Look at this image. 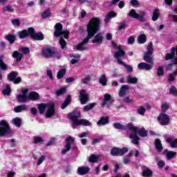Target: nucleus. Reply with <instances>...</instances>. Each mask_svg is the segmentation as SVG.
Instances as JSON below:
<instances>
[{"instance_id": "1", "label": "nucleus", "mask_w": 177, "mask_h": 177, "mask_svg": "<svg viewBox=\"0 0 177 177\" xmlns=\"http://www.w3.org/2000/svg\"><path fill=\"white\" fill-rule=\"evenodd\" d=\"M102 20L99 17H94L91 19L86 26L87 30V37L84 39L81 43L78 44L76 46L77 50L80 52H84V50H87L88 48L85 46L86 44L89 42V39L95 36L96 32L100 30V24Z\"/></svg>"}, {"instance_id": "2", "label": "nucleus", "mask_w": 177, "mask_h": 177, "mask_svg": "<svg viewBox=\"0 0 177 177\" xmlns=\"http://www.w3.org/2000/svg\"><path fill=\"white\" fill-rule=\"evenodd\" d=\"M153 42H149L147 47V52L145 53L143 59L145 62H147V63L141 62L138 64V68L139 70H145L146 71H150L151 68H153V66H154V62L153 61V57H151V55H153Z\"/></svg>"}, {"instance_id": "3", "label": "nucleus", "mask_w": 177, "mask_h": 177, "mask_svg": "<svg viewBox=\"0 0 177 177\" xmlns=\"http://www.w3.org/2000/svg\"><path fill=\"white\" fill-rule=\"evenodd\" d=\"M38 110L39 114H44L45 113V109H48L47 111L46 112V117L47 118H50V117H53L55 115V104H37Z\"/></svg>"}, {"instance_id": "4", "label": "nucleus", "mask_w": 177, "mask_h": 177, "mask_svg": "<svg viewBox=\"0 0 177 177\" xmlns=\"http://www.w3.org/2000/svg\"><path fill=\"white\" fill-rule=\"evenodd\" d=\"M147 131H146L144 127H138V129L136 130L135 133H131L129 135V139H131V142L133 145H139V140H140V137L139 136H141V138H146V136H147ZM138 135H139V136H138Z\"/></svg>"}, {"instance_id": "5", "label": "nucleus", "mask_w": 177, "mask_h": 177, "mask_svg": "<svg viewBox=\"0 0 177 177\" xmlns=\"http://www.w3.org/2000/svg\"><path fill=\"white\" fill-rule=\"evenodd\" d=\"M41 56L42 57H45V59H52V57H55V59H60L62 55H59L56 50L53 48H44L41 50Z\"/></svg>"}, {"instance_id": "6", "label": "nucleus", "mask_w": 177, "mask_h": 177, "mask_svg": "<svg viewBox=\"0 0 177 177\" xmlns=\"http://www.w3.org/2000/svg\"><path fill=\"white\" fill-rule=\"evenodd\" d=\"M128 16L132 17L133 19H137L139 21L145 22L146 21V12L140 11V14H138L135 9H131L128 13Z\"/></svg>"}, {"instance_id": "7", "label": "nucleus", "mask_w": 177, "mask_h": 177, "mask_svg": "<svg viewBox=\"0 0 177 177\" xmlns=\"http://www.w3.org/2000/svg\"><path fill=\"white\" fill-rule=\"evenodd\" d=\"M68 118L72 121L71 127L73 129H75L77 128V124L80 121L79 118H81V113L77 111H73L68 115Z\"/></svg>"}, {"instance_id": "8", "label": "nucleus", "mask_w": 177, "mask_h": 177, "mask_svg": "<svg viewBox=\"0 0 177 177\" xmlns=\"http://www.w3.org/2000/svg\"><path fill=\"white\" fill-rule=\"evenodd\" d=\"M55 37H60V35H64L65 39H68V34H70V32L68 30H63V25H62L61 24H57L55 26Z\"/></svg>"}, {"instance_id": "9", "label": "nucleus", "mask_w": 177, "mask_h": 177, "mask_svg": "<svg viewBox=\"0 0 177 177\" xmlns=\"http://www.w3.org/2000/svg\"><path fill=\"white\" fill-rule=\"evenodd\" d=\"M10 133V126L5 120L0 121V136H6Z\"/></svg>"}, {"instance_id": "10", "label": "nucleus", "mask_w": 177, "mask_h": 177, "mask_svg": "<svg viewBox=\"0 0 177 177\" xmlns=\"http://www.w3.org/2000/svg\"><path fill=\"white\" fill-rule=\"evenodd\" d=\"M129 149L128 148H118V147H113L111 149V154L113 157H121L125 154V153H128Z\"/></svg>"}, {"instance_id": "11", "label": "nucleus", "mask_w": 177, "mask_h": 177, "mask_svg": "<svg viewBox=\"0 0 177 177\" xmlns=\"http://www.w3.org/2000/svg\"><path fill=\"white\" fill-rule=\"evenodd\" d=\"M112 46L114 49H118V50L114 55V57L116 60H118L120 57H124L125 56V51H124L121 46H117V43H115V41H112Z\"/></svg>"}, {"instance_id": "12", "label": "nucleus", "mask_w": 177, "mask_h": 177, "mask_svg": "<svg viewBox=\"0 0 177 177\" xmlns=\"http://www.w3.org/2000/svg\"><path fill=\"white\" fill-rule=\"evenodd\" d=\"M27 93H28V89L23 88L22 94L17 95L18 102L20 103H26V102H30L28 97L27 96Z\"/></svg>"}, {"instance_id": "13", "label": "nucleus", "mask_w": 177, "mask_h": 177, "mask_svg": "<svg viewBox=\"0 0 177 177\" xmlns=\"http://www.w3.org/2000/svg\"><path fill=\"white\" fill-rule=\"evenodd\" d=\"M74 138L70 136L66 139V144L64 146V149H63L62 151V154H66L67 151H70V149H71V145L74 143Z\"/></svg>"}, {"instance_id": "14", "label": "nucleus", "mask_w": 177, "mask_h": 177, "mask_svg": "<svg viewBox=\"0 0 177 177\" xmlns=\"http://www.w3.org/2000/svg\"><path fill=\"white\" fill-rule=\"evenodd\" d=\"M28 31L29 35H30L31 38H33V39H37V41H42L44 39V34L41 32L35 33L34 28H29Z\"/></svg>"}, {"instance_id": "15", "label": "nucleus", "mask_w": 177, "mask_h": 177, "mask_svg": "<svg viewBox=\"0 0 177 177\" xmlns=\"http://www.w3.org/2000/svg\"><path fill=\"white\" fill-rule=\"evenodd\" d=\"M17 75H19L17 72L12 71L8 75V81H11L14 82V84H20V82H21V77H17Z\"/></svg>"}, {"instance_id": "16", "label": "nucleus", "mask_w": 177, "mask_h": 177, "mask_svg": "<svg viewBox=\"0 0 177 177\" xmlns=\"http://www.w3.org/2000/svg\"><path fill=\"white\" fill-rule=\"evenodd\" d=\"M158 121L160 125H168L169 124V115L165 113H160L158 117Z\"/></svg>"}, {"instance_id": "17", "label": "nucleus", "mask_w": 177, "mask_h": 177, "mask_svg": "<svg viewBox=\"0 0 177 177\" xmlns=\"http://www.w3.org/2000/svg\"><path fill=\"white\" fill-rule=\"evenodd\" d=\"M79 99L82 104H85L86 102L89 100V97L88 96V94H86V91L85 90L83 89L80 92Z\"/></svg>"}, {"instance_id": "18", "label": "nucleus", "mask_w": 177, "mask_h": 177, "mask_svg": "<svg viewBox=\"0 0 177 177\" xmlns=\"http://www.w3.org/2000/svg\"><path fill=\"white\" fill-rule=\"evenodd\" d=\"M103 41H104V36L103 35V33L99 32L94 37L92 42L93 44L100 45V44H103Z\"/></svg>"}, {"instance_id": "19", "label": "nucleus", "mask_w": 177, "mask_h": 177, "mask_svg": "<svg viewBox=\"0 0 177 177\" xmlns=\"http://www.w3.org/2000/svg\"><path fill=\"white\" fill-rule=\"evenodd\" d=\"M129 89H131V87L127 84L122 86L119 91V96L120 97H124L125 95L129 93Z\"/></svg>"}, {"instance_id": "20", "label": "nucleus", "mask_w": 177, "mask_h": 177, "mask_svg": "<svg viewBox=\"0 0 177 177\" xmlns=\"http://www.w3.org/2000/svg\"><path fill=\"white\" fill-rule=\"evenodd\" d=\"M175 56H177V46L171 48V53H167L166 55L165 60H171V59H174Z\"/></svg>"}, {"instance_id": "21", "label": "nucleus", "mask_w": 177, "mask_h": 177, "mask_svg": "<svg viewBox=\"0 0 177 177\" xmlns=\"http://www.w3.org/2000/svg\"><path fill=\"white\" fill-rule=\"evenodd\" d=\"M142 176L144 177H151L153 176V171L146 166L142 167Z\"/></svg>"}, {"instance_id": "22", "label": "nucleus", "mask_w": 177, "mask_h": 177, "mask_svg": "<svg viewBox=\"0 0 177 177\" xmlns=\"http://www.w3.org/2000/svg\"><path fill=\"white\" fill-rule=\"evenodd\" d=\"M12 57L15 59L17 63H20V62H21V59L24 57V55L21 53H19V51H14L12 55Z\"/></svg>"}, {"instance_id": "23", "label": "nucleus", "mask_w": 177, "mask_h": 177, "mask_svg": "<svg viewBox=\"0 0 177 177\" xmlns=\"http://www.w3.org/2000/svg\"><path fill=\"white\" fill-rule=\"evenodd\" d=\"M116 62L118 64L124 66L127 73H132V71H133V68H132L131 65L126 64L125 63H124V62H122V60L120 59V58L116 59Z\"/></svg>"}, {"instance_id": "24", "label": "nucleus", "mask_w": 177, "mask_h": 177, "mask_svg": "<svg viewBox=\"0 0 177 177\" xmlns=\"http://www.w3.org/2000/svg\"><path fill=\"white\" fill-rule=\"evenodd\" d=\"M28 99H29V102H30V100H32V102L39 100V94H38V93H37L35 91H32L29 93Z\"/></svg>"}, {"instance_id": "25", "label": "nucleus", "mask_w": 177, "mask_h": 177, "mask_svg": "<svg viewBox=\"0 0 177 177\" xmlns=\"http://www.w3.org/2000/svg\"><path fill=\"white\" fill-rule=\"evenodd\" d=\"M127 82L128 84H138V77L133 76L132 75H129L126 77Z\"/></svg>"}, {"instance_id": "26", "label": "nucleus", "mask_w": 177, "mask_h": 177, "mask_svg": "<svg viewBox=\"0 0 177 177\" xmlns=\"http://www.w3.org/2000/svg\"><path fill=\"white\" fill-rule=\"evenodd\" d=\"M127 129L131 131L133 133H135V132L138 131V127L133 126V124L132 123H129L126 126H124V131H127Z\"/></svg>"}, {"instance_id": "27", "label": "nucleus", "mask_w": 177, "mask_h": 177, "mask_svg": "<svg viewBox=\"0 0 177 177\" xmlns=\"http://www.w3.org/2000/svg\"><path fill=\"white\" fill-rule=\"evenodd\" d=\"M78 125H83V127H91V122L85 119H80L76 124V128Z\"/></svg>"}, {"instance_id": "28", "label": "nucleus", "mask_w": 177, "mask_h": 177, "mask_svg": "<svg viewBox=\"0 0 177 177\" xmlns=\"http://www.w3.org/2000/svg\"><path fill=\"white\" fill-rule=\"evenodd\" d=\"M89 172V168L85 167H80L77 168V174L79 175H86Z\"/></svg>"}, {"instance_id": "29", "label": "nucleus", "mask_w": 177, "mask_h": 177, "mask_svg": "<svg viewBox=\"0 0 177 177\" xmlns=\"http://www.w3.org/2000/svg\"><path fill=\"white\" fill-rule=\"evenodd\" d=\"M70 103H71V95H68L65 101L62 104L61 109L64 110V109H66L67 106L70 104Z\"/></svg>"}, {"instance_id": "30", "label": "nucleus", "mask_w": 177, "mask_h": 177, "mask_svg": "<svg viewBox=\"0 0 177 177\" xmlns=\"http://www.w3.org/2000/svg\"><path fill=\"white\" fill-rule=\"evenodd\" d=\"M19 38L20 39H23L24 38H27L28 35H30V33H28V30H23L21 31L18 32Z\"/></svg>"}, {"instance_id": "31", "label": "nucleus", "mask_w": 177, "mask_h": 177, "mask_svg": "<svg viewBox=\"0 0 177 177\" xmlns=\"http://www.w3.org/2000/svg\"><path fill=\"white\" fill-rule=\"evenodd\" d=\"M163 153L166 156L167 160H171L172 157H174V156H176V152L169 151L167 149H165L163 151Z\"/></svg>"}, {"instance_id": "32", "label": "nucleus", "mask_w": 177, "mask_h": 177, "mask_svg": "<svg viewBox=\"0 0 177 177\" xmlns=\"http://www.w3.org/2000/svg\"><path fill=\"white\" fill-rule=\"evenodd\" d=\"M99 82L102 85V86H106L107 85V77L106 74H102L99 78Z\"/></svg>"}, {"instance_id": "33", "label": "nucleus", "mask_w": 177, "mask_h": 177, "mask_svg": "<svg viewBox=\"0 0 177 177\" xmlns=\"http://www.w3.org/2000/svg\"><path fill=\"white\" fill-rule=\"evenodd\" d=\"M117 17V14L110 12L109 13L107 14L106 17L104 19V23L105 24H107L110 21V19H113V17Z\"/></svg>"}, {"instance_id": "34", "label": "nucleus", "mask_w": 177, "mask_h": 177, "mask_svg": "<svg viewBox=\"0 0 177 177\" xmlns=\"http://www.w3.org/2000/svg\"><path fill=\"white\" fill-rule=\"evenodd\" d=\"M27 110V105H19L15 108V113H21V111H26Z\"/></svg>"}, {"instance_id": "35", "label": "nucleus", "mask_w": 177, "mask_h": 177, "mask_svg": "<svg viewBox=\"0 0 177 177\" xmlns=\"http://www.w3.org/2000/svg\"><path fill=\"white\" fill-rule=\"evenodd\" d=\"M155 147L158 151H162V144H161V140L160 139H156L155 140Z\"/></svg>"}, {"instance_id": "36", "label": "nucleus", "mask_w": 177, "mask_h": 177, "mask_svg": "<svg viewBox=\"0 0 177 177\" xmlns=\"http://www.w3.org/2000/svg\"><path fill=\"white\" fill-rule=\"evenodd\" d=\"M3 12H8V13H14L15 8L10 5L6 6L2 8Z\"/></svg>"}, {"instance_id": "37", "label": "nucleus", "mask_w": 177, "mask_h": 177, "mask_svg": "<svg viewBox=\"0 0 177 177\" xmlns=\"http://www.w3.org/2000/svg\"><path fill=\"white\" fill-rule=\"evenodd\" d=\"M109 118H101V119L97 122V125H106L109 124Z\"/></svg>"}, {"instance_id": "38", "label": "nucleus", "mask_w": 177, "mask_h": 177, "mask_svg": "<svg viewBox=\"0 0 177 177\" xmlns=\"http://www.w3.org/2000/svg\"><path fill=\"white\" fill-rule=\"evenodd\" d=\"M12 123L17 128H20L21 127V119L19 118H15L12 120Z\"/></svg>"}, {"instance_id": "39", "label": "nucleus", "mask_w": 177, "mask_h": 177, "mask_svg": "<svg viewBox=\"0 0 177 177\" xmlns=\"http://www.w3.org/2000/svg\"><path fill=\"white\" fill-rule=\"evenodd\" d=\"M66 69L63 68V69H61L59 70L58 72H57V77L58 80H62V78L66 75Z\"/></svg>"}, {"instance_id": "40", "label": "nucleus", "mask_w": 177, "mask_h": 177, "mask_svg": "<svg viewBox=\"0 0 177 177\" xmlns=\"http://www.w3.org/2000/svg\"><path fill=\"white\" fill-rule=\"evenodd\" d=\"M6 39L10 42V44H14L16 41V36L15 35H8L6 36Z\"/></svg>"}, {"instance_id": "41", "label": "nucleus", "mask_w": 177, "mask_h": 177, "mask_svg": "<svg viewBox=\"0 0 177 177\" xmlns=\"http://www.w3.org/2000/svg\"><path fill=\"white\" fill-rule=\"evenodd\" d=\"M98 160H99V156L95 155V154H92L88 158V161L90 162H97Z\"/></svg>"}, {"instance_id": "42", "label": "nucleus", "mask_w": 177, "mask_h": 177, "mask_svg": "<svg viewBox=\"0 0 177 177\" xmlns=\"http://www.w3.org/2000/svg\"><path fill=\"white\" fill-rule=\"evenodd\" d=\"M169 94L177 97V88L175 86H171L169 90Z\"/></svg>"}, {"instance_id": "43", "label": "nucleus", "mask_w": 177, "mask_h": 177, "mask_svg": "<svg viewBox=\"0 0 177 177\" xmlns=\"http://www.w3.org/2000/svg\"><path fill=\"white\" fill-rule=\"evenodd\" d=\"M95 106H96L95 103L88 104L83 108V111H89V110H92V109H93V107H95Z\"/></svg>"}, {"instance_id": "44", "label": "nucleus", "mask_w": 177, "mask_h": 177, "mask_svg": "<svg viewBox=\"0 0 177 177\" xmlns=\"http://www.w3.org/2000/svg\"><path fill=\"white\" fill-rule=\"evenodd\" d=\"M0 68L4 71L8 70V65L3 62V59L0 57Z\"/></svg>"}, {"instance_id": "45", "label": "nucleus", "mask_w": 177, "mask_h": 177, "mask_svg": "<svg viewBox=\"0 0 177 177\" xmlns=\"http://www.w3.org/2000/svg\"><path fill=\"white\" fill-rule=\"evenodd\" d=\"M111 104H113V101L103 100V102L101 104V106L102 107H110Z\"/></svg>"}, {"instance_id": "46", "label": "nucleus", "mask_w": 177, "mask_h": 177, "mask_svg": "<svg viewBox=\"0 0 177 177\" xmlns=\"http://www.w3.org/2000/svg\"><path fill=\"white\" fill-rule=\"evenodd\" d=\"M138 44H145L146 42V35H140L138 37Z\"/></svg>"}, {"instance_id": "47", "label": "nucleus", "mask_w": 177, "mask_h": 177, "mask_svg": "<svg viewBox=\"0 0 177 177\" xmlns=\"http://www.w3.org/2000/svg\"><path fill=\"white\" fill-rule=\"evenodd\" d=\"M138 114H140V115H145V113H146V109L143 106H140L137 109Z\"/></svg>"}, {"instance_id": "48", "label": "nucleus", "mask_w": 177, "mask_h": 177, "mask_svg": "<svg viewBox=\"0 0 177 177\" xmlns=\"http://www.w3.org/2000/svg\"><path fill=\"white\" fill-rule=\"evenodd\" d=\"M158 16H160V11H158V10H155L152 16L153 21H156V20L158 19Z\"/></svg>"}, {"instance_id": "49", "label": "nucleus", "mask_w": 177, "mask_h": 177, "mask_svg": "<svg viewBox=\"0 0 177 177\" xmlns=\"http://www.w3.org/2000/svg\"><path fill=\"white\" fill-rule=\"evenodd\" d=\"M113 125L114 128H115V129H122V131H124V129H125L124 126L122 125L120 122H115V123H113Z\"/></svg>"}, {"instance_id": "50", "label": "nucleus", "mask_w": 177, "mask_h": 177, "mask_svg": "<svg viewBox=\"0 0 177 177\" xmlns=\"http://www.w3.org/2000/svg\"><path fill=\"white\" fill-rule=\"evenodd\" d=\"M50 10L48 9L46 10L42 14L41 17L42 19H46L48 17H50Z\"/></svg>"}, {"instance_id": "51", "label": "nucleus", "mask_w": 177, "mask_h": 177, "mask_svg": "<svg viewBox=\"0 0 177 177\" xmlns=\"http://www.w3.org/2000/svg\"><path fill=\"white\" fill-rule=\"evenodd\" d=\"M169 109V104L167 102L162 104L161 109L163 113H167V110Z\"/></svg>"}, {"instance_id": "52", "label": "nucleus", "mask_w": 177, "mask_h": 177, "mask_svg": "<svg viewBox=\"0 0 177 177\" xmlns=\"http://www.w3.org/2000/svg\"><path fill=\"white\" fill-rule=\"evenodd\" d=\"M175 77H176V75H175V74H174V73L169 74V77H168L169 84H172V82H174V81H175Z\"/></svg>"}, {"instance_id": "53", "label": "nucleus", "mask_w": 177, "mask_h": 177, "mask_svg": "<svg viewBox=\"0 0 177 177\" xmlns=\"http://www.w3.org/2000/svg\"><path fill=\"white\" fill-rule=\"evenodd\" d=\"M10 85H7L6 88L3 91V95L9 96V95H10Z\"/></svg>"}, {"instance_id": "54", "label": "nucleus", "mask_w": 177, "mask_h": 177, "mask_svg": "<svg viewBox=\"0 0 177 177\" xmlns=\"http://www.w3.org/2000/svg\"><path fill=\"white\" fill-rule=\"evenodd\" d=\"M12 24L15 27H19L20 26V19H15L11 21Z\"/></svg>"}, {"instance_id": "55", "label": "nucleus", "mask_w": 177, "mask_h": 177, "mask_svg": "<svg viewBox=\"0 0 177 177\" xmlns=\"http://www.w3.org/2000/svg\"><path fill=\"white\" fill-rule=\"evenodd\" d=\"M157 75L158 77H162V75H164V68L162 66H160L158 68Z\"/></svg>"}, {"instance_id": "56", "label": "nucleus", "mask_w": 177, "mask_h": 177, "mask_svg": "<svg viewBox=\"0 0 177 177\" xmlns=\"http://www.w3.org/2000/svg\"><path fill=\"white\" fill-rule=\"evenodd\" d=\"M66 88H62L61 89H59L56 91V93L57 95V96H60V95H63L64 93H66Z\"/></svg>"}, {"instance_id": "57", "label": "nucleus", "mask_w": 177, "mask_h": 177, "mask_svg": "<svg viewBox=\"0 0 177 177\" xmlns=\"http://www.w3.org/2000/svg\"><path fill=\"white\" fill-rule=\"evenodd\" d=\"M42 142H44V139H42L41 137H35L34 138V143H35L36 145H37L38 143H42Z\"/></svg>"}, {"instance_id": "58", "label": "nucleus", "mask_w": 177, "mask_h": 177, "mask_svg": "<svg viewBox=\"0 0 177 177\" xmlns=\"http://www.w3.org/2000/svg\"><path fill=\"white\" fill-rule=\"evenodd\" d=\"M21 50L24 55H28L30 53V48L28 47H22Z\"/></svg>"}, {"instance_id": "59", "label": "nucleus", "mask_w": 177, "mask_h": 177, "mask_svg": "<svg viewBox=\"0 0 177 177\" xmlns=\"http://www.w3.org/2000/svg\"><path fill=\"white\" fill-rule=\"evenodd\" d=\"M59 45L61 46L62 49H64V48H66V40H64L63 38H61L59 39Z\"/></svg>"}, {"instance_id": "60", "label": "nucleus", "mask_w": 177, "mask_h": 177, "mask_svg": "<svg viewBox=\"0 0 177 177\" xmlns=\"http://www.w3.org/2000/svg\"><path fill=\"white\" fill-rule=\"evenodd\" d=\"M91 81V76H86L84 78L82 79V82L84 84H88Z\"/></svg>"}, {"instance_id": "61", "label": "nucleus", "mask_w": 177, "mask_h": 177, "mask_svg": "<svg viewBox=\"0 0 177 177\" xmlns=\"http://www.w3.org/2000/svg\"><path fill=\"white\" fill-rule=\"evenodd\" d=\"M122 102H124V103H133V101L129 97H124L122 99Z\"/></svg>"}, {"instance_id": "62", "label": "nucleus", "mask_w": 177, "mask_h": 177, "mask_svg": "<svg viewBox=\"0 0 177 177\" xmlns=\"http://www.w3.org/2000/svg\"><path fill=\"white\" fill-rule=\"evenodd\" d=\"M44 161H45V156H41L40 158L37 160V165H41V164H42Z\"/></svg>"}, {"instance_id": "63", "label": "nucleus", "mask_w": 177, "mask_h": 177, "mask_svg": "<svg viewBox=\"0 0 177 177\" xmlns=\"http://www.w3.org/2000/svg\"><path fill=\"white\" fill-rule=\"evenodd\" d=\"M104 100L111 101V95H110L109 93H105L104 95Z\"/></svg>"}, {"instance_id": "64", "label": "nucleus", "mask_w": 177, "mask_h": 177, "mask_svg": "<svg viewBox=\"0 0 177 177\" xmlns=\"http://www.w3.org/2000/svg\"><path fill=\"white\" fill-rule=\"evenodd\" d=\"M171 149H177V139H175L170 145Z\"/></svg>"}]
</instances>
